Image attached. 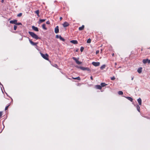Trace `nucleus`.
<instances>
[{"mask_svg": "<svg viewBox=\"0 0 150 150\" xmlns=\"http://www.w3.org/2000/svg\"><path fill=\"white\" fill-rule=\"evenodd\" d=\"M28 33L33 38L36 40H38L40 38L37 35L33 32L29 31Z\"/></svg>", "mask_w": 150, "mask_h": 150, "instance_id": "obj_1", "label": "nucleus"}, {"mask_svg": "<svg viewBox=\"0 0 150 150\" xmlns=\"http://www.w3.org/2000/svg\"><path fill=\"white\" fill-rule=\"evenodd\" d=\"M40 54L42 56V57L44 59L47 60H48V55L47 54H44L41 53H40Z\"/></svg>", "mask_w": 150, "mask_h": 150, "instance_id": "obj_2", "label": "nucleus"}, {"mask_svg": "<svg viewBox=\"0 0 150 150\" xmlns=\"http://www.w3.org/2000/svg\"><path fill=\"white\" fill-rule=\"evenodd\" d=\"M77 67L78 68H79L80 69H81L83 70H87L88 71H90V69L88 68H86L82 67H79L78 66H77Z\"/></svg>", "mask_w": 150, "mask_h": 150, "instance_id": "obj_3", "label": "nucleus"}, {"mask_svg": "<svg viewBox=\"0 0 150 150\" xmlns=\"http://www.w3.org/2000/svg\"><path fill=\"white\" fill-rule=\"evenodd\" d=\"M142 62L144 64H145L147 63H150V60L149 59H143Z\"/></svg>", "mask_w": 150, "mask_h": 150, "instance_id": "obj_4", "label": "nucleus"}, {"mask_svg": "<svg viewBox=\"0 0 150 150\" xmlns=\"http://www.w3.org/2000/svg\"><path fill=\"white\" fill-rule=\"evenodd\" d=\"M92 64L95 66H98L100 65V63L99 62H93Z\"/></svg>", "mask_w": 150, "mask_h": 150, "instance_id": "obj_5", "label": "nucleus"}, {"mask_svg": "<svg viewBox=\"0 0 150 150\" xmlns=\"http://www.w3.org/2000/svg\"><path fill=\"white\" fill-rule=\"evenodd\" d=\"M56 37L57 38H59L61 40H62V41H64V39L60 35H56Z\"/></svg>", "mask_w": 150, "mask_h": 150, "instance_id": "obj_6", "label": "nucleus"}, {"mask_svg": "<svg viewBox=\"0 0 150 150\" xmlns=\"http://www.w3.org/2000/svg\"><path fill=\"white\" fill-rule=\"evenodd\" d=\"M54 32L56 33H57L59 32V27L57 26L55 28L54 30Z\"/></svg>", "mask_w": 150, "mask_h": 150, "instance_id": "obj_7", "label": "nucleus"}, {"mask_svg": "<svg viewBox=\"0 0 150 150\" xmlns=\"http://www.w3.org/2000/svg\"><path fill=\"white\" fill-rule=\"evenodd\" d=\"M32 28L35 31H39V30L38 28L36 27H35L34 26H32Z\"/></svg>", "mask_w": 150, "mask_h": 150, "instance_id": "obj_8", "label": "nucleus"}, {"mask_svg": "<svg viewBox=\"0 0 150 150\" xmlns=\"http://www.w3.org/2000/svg\"><path fill=\"white\" fill-rule=\"evenodd\" d=\"M29 42H30V44L32 45H36L37 44H38V43H34V42H33L31 40H29Z\"/></svg>", "mask_w": 150, "mask_h": 150, "instance_id": "obj_9", "label": "nucleus"}, {"mask_svg": "<svg viewBox=\"0 0 150 150\" xmlns=\"http://www.w3.org/2000/svg\"><path fill=\"white\" fill-rule=\"evenodd\" d=\"M16 22H17V20H12L10 21V23L11 24H14L16 25Z\"/></svg>", "mask_w": 150, "mask_h": 150, "instance_id": "obj_10", "label": "nucleus"}, {"mask_svg": "<svg viewBox=\"0 0 150 150\" xmlns=\"http://www.w3.org/2000/svg\"><path fill=\"white\" fill-rule=\"evenodd\" d=\"M69 24L67 22H65L63 24V26L64 27H67L69 25Z\"/></svg>", "mask_w": 150, "mask_h": 150, "instance_id": "obj_11", "label": "nucleus"}, {"mask_svg": "<svg viewBox=\"0 0 150 150\" xmlns=\"http://www.w3.org/2000/svg\"><path fill=\"white\" fill-rule=\"evenodd\" d=\"M71 42L74 44H76L78 43V42L76 40H72L70 41Z\"/></svg>", "mask_w": 150, "mask_h": 150, "instance_id": "obj_12", "label": "nucleus"}, {"mask_svg": "<svg viewBox=\"0 0 150 150\" xmlns=\"http://www.w3.org/2000/svg\"><path fill=\"white\" fill-rule=\"evenodd\" d=\"M137 101L139 105H142V100L140 98L137 99Z\"/></svg>", "mask_w": 150, "mask_h": 150, "instance_id": "obj_13", "label": "nucleus"}, {"mask_svg": "<svg viewBox=\"0 0 150 150\" xmlns=\"http://www.w3.org/2000/svg\"><path fill=\"white\" fill-rule=\"evenodd\" d=\"M95 88L97 89H101V86L100 85H96L95 86Z\"/></svg>", "mask_w": 150, "mask_h": 150, "instance_id": "obj_14", "label": "nucleus"}, {"mask_svg": "<svg viewBox=\"0 0 150 150\" xmlns=\"http://www.w3.org/2000/svg\"><path fill=\"white\" fill-rule=\"evenodd\" d=\"M142 67H140L139 68L137 69V71L138 73H141L142 72Z\"/></svg>", "mask_w": 150, "mask_h": 150, "instance_id": "obj_15", "label": "nucleus"}, {"mask_svg": "<svg viewBox=\"0 0 150 150\" xmlns=\"http://www.w3.org/2000/svg\"><path fill=\"white\" fill-rule=\"evenodd\" d=\"M84 28V25H82V26L80 27L79 28V30H82Z\"/></svg>", "mask_w": 150, "mask_h": 150, "instance_id": "obj_16", "label": "nucleus"}, {"mask_svg": "<svg viewBox=\"0 0 150 150\" xmlns=\"http://www.w3.org/2000/svg\"><path fill=\"white\" fill-rule=\"evenodd\" d=\"M125 98L131 101L132 102V101L133 99L132 98L129 97H126Z\"/></svg>", "mask_w": 150, "mask_h": 150, "instance_id": "obj_17", "label": "nucleus"}, {"mask_svg": "<svg viewBox=\"0 0 150 150\" xmlns=\"http://www.w3.org/2000/svg\"><path fill=\"white\" fill-rule=\"evenodd\" d=\"M45 19H40L39 22H38L39 24H40L41 23L45 21Z\"/></svg>", "mask_w": 150, "mask_h": 150, "instance_id": "obj_18", "label": "nucleus"}, {"mask_svg": "<svg viewBox=\"0 0 150 150\" xmlns=\"http://www.w3.org/2000/svg\"><path fill=\"white\" fill-rule=\"evenodd\" d=\"M72 78L74 79H77V80H81V79H80V77H79V76H78V77H76V78L72 77Z\"/></svg>", "mask_w": 150, "mask_h": 150, "instance_id": "obj_19", "label": "nucleus"}, {"mask_svg": "<svg viewBox=\"0 0 150 150\" xmlns=\"http://www.w3.org/2000/svg\"><path fill=\"white\" fill-rule=\"evenodd\" d=\"M42 28L43 29H45V30H46L47 29V28H46V27H45V24H43L42 25Z\"/></svg>", "mask_w": 150, "mask_h": 150, "instance_id": "obj_20", "label": "nucleus"}, {"mask_svg": "<svg viewBox=\"0 0 150 150\" xmlns=\"http://www.w3.org/2000/svg\"><path fill=\"white\" fill-rule=\"evenodd\" d=\"M107 85L105 84L104 83H101V86L102 87H104L106 85Z\"/></svg>", "mask_w": 150, "mask_h": 150, "instance_id": "obj_21", "label": "nucleus"}, {"mask_svg": "<svg viewBox=\"0 0 150 150\" xmlns=\"http://www.w3.org/2000/svg\"><path fill=\"white\" fill-rule=\"evenodd\" d=\"M105 65H103L100 67V69H104L105 68Z\"/></svg>", "mask_w": 150, "mask_h": 150, "instance_id": "obj_22", "label": "nucleus"}, {"mask_svg": "<svg viewBox=\"0 0 150 150\" xmlns=\"http://www.w3.org/2000/svg\"><path fill=\"white\" fill-rule=\"evenodd\" d=\"M118 94L120 95H122L123 94V92L122 91H119Z\"/></svg>", "mask_w": 150, "mask_h": 150, "instance_id": "obj_23", "label": "nucleus"}, {"mask_svg": "<svg viewBox=\"0 0 150 150\" xmlns=\"http://www.w3.org/2000/svg\"><path fill=\"white\" fill-rule=\"evenodd\" d=\"M35 13L37 14V15L38 16H39V11L38 10L36 11L35 12Z\"/></svg>", "mask_w": 150, "mask_h": 150, "instance_id": "obj_24", "label": "nucleus"}, {"mask_svg": "<svg viewBox=\"0 0 150 150\" xmlns=\"http://www.w3.org/2000/svg\"><path fill=\"white\" fill-rule=\"evenodd\" d=\"M91 42V39L90 38L88 39L87 41V43H90Z\"/></svg>", "mask_w": 150, "mask_h": 150, "instance_id": "obj_25", "label": "nucleus"}, {"mask_svg": "<svg viewBox=\"0 0 150 150\" xmlns=\"http://www.w3.org/2000/svg\"><path fill=\"white\" fill-rule=\"evenodd\" d=\"M76 62L77 64H81V62H79L78 60L77 61H76Z\"/></svg>", "mask_w": 150, "mask_h": 150, "instance_id": "obj_26", "label": "nucleus"}, {"mask_svg": "<svg viewBox=\"0 0 150 150\" xmlns=\"http://www.w3.org/2000/svg\"><path fill=\"white\" fill-rule=\"evenodd\" d=\"M84 49V47H81L80 49V51L81 52H82L83 51V50Z\"/></svg>", "mask_w": 150, "mask_h": 150, "instance_id": "obj_27", "label": "nucleus"}, {"mask_svg": "<svg viewBox=\"0 0 150 150\" xmlns=\"http://www.w3.org/2000/svg\"><path fill=\"white\" fill-rule=\"evenodd\" d=\"M16 25H22V23H17V22H16Z\"/></svg>", "mask_w": 150, "mask_h": 150, "instance_id": "obj_28", "label": "nucleus"}, {"mask_svg": "<svg viewBox=\"0 0 150 150\" xmlns=\"http://www.w3.org/2000/svg\"><path fill=\"white\" fill-rule=\"evenodd\" d=\"M22 13H19L18 14L17 16L20 17L22 16Z\"/></svg>", "mask_w": 150, "mask_h": 150, "instance_id": "obj_29", "label": "nucleus"}, {"mask_svg": "<svg viewBox=\"0 0 150 150\" xmlns=\"http://www.w3.org/2000/svg\"><path fill=\"white\" fill-rule=\"evenodd\" d=\"M137 110L139 112V110L140 109V107H139V105H138L137 106Z\"/></svg>", "mask_w": 150, "mask_h": 150, "instance_id": "obj_30", "label": "nucleus"}, {"mask_svg": "<svg viewBox=\"0 0 150 150\" xmlns=\"http://www.w3.org/2000/svg\"><path fill=\"white\" fill-rule=\"evenodd\" d=\"M17 28V26L16 25H14V30H16Z\"/></svg>", "mask_w": 150, "mask_h": 150, "instance_id": "obj_31", "label": "nucleus"}, {"mask_svg": "<svg viewBox=\"0 0 150 150\" xmlns=\"http://www.w3.org/2000/svg\"><path fill=\"white\" fill-rule=\"evenodd\" d=\"M76 62V61H77L78 60L75 57H73L72 58Z\"/></svg>", "mask_w": 150, "mask_h": 150, "instance_id": "obj_32", "label": "nucleus"}, {"mask_svg": "<svg viewBox=\"0 0 150 150\" xmlns=\"http://www.w3.org/2000/svg\"><path fill=\"white\" fill-rule=\"evenodd\" d=\"M9 105H8L7 106H6V108H5V110H7V109H8V107H9Z\"/></svg>", "mask_w": 150, "mask_h": 150, "instance_id": "obj_33", "label": "nucleus"}, {"mask_svg": "<svg viewBox=\"0 0 150 150\" xmlns=\"http://www.w3.org/2000/svg\"><path fill=\"white\" fill-rule=\"evenodd\" d=\"M115 78L114 76L112 77L111 78V79L112 80H113L115 79Z\"/></svg>", "mask_w": 150, "mask_h": 150, "instance_id": "obj_34", "label": "nucleus"}, {"mask_svg": "<svg viewBox=\"0 0 150 150\" xmlns=\"http://www.w3.org/2000/svg\"><path fill=\"white\" fill-rule=\"evenodd\" d=\"M2 115V112H0V117H1Z\"/></svg>", "mask_w": 150, "mask_h": 150, "instance_id": "obj_35", "label": "nucleus"}, {"mask_svg": "<svg viewBox=\"0 0 150 150\" xmlns=\"http://www.w3.org/2000/svg\"><path fill=\"white\" fill-rule=\"evenodd\" d=\"M46 23L47 24H50V22L49 21H48L46 22Z\"/></svg>", "mask_w": 150, "mask_h": 150, "instance_id": "obj_36", "label": "nucleus"}, {"mask_svg": "<svg viewBox=\"0 0 150 150\" xmlns=\"http://www.w3.org/2000/svg\"><path fill=\"white\" fill-rule=\"evenodd\" d=\"M99 50H97V51H96V54H97L98 53H99Z\"/></svg>", "mask_w": 150, "mask_h": 150, "instance_id": "obj_37", "label": "nucleus"}, {"mask_svg": "<svg viewBox=\"0 0 150 150\" xmlns=\"http://www.w3.org/2000/svg\"><path fill=\"white\" fill-rule=\"evenodd\" d=\"M90 78H91V80H93V77L92 76H91Z\"/></svg>", "mask_w": 150, "mask_h": 150, "instance_id": "obj_38", "label": "nucleus"}, {"mask_svg": "<svg viewBox=\"0 0 150 150\" xmlns=\"http://www.w3.org/2000/svg\"><path fill=\"white\" fill-rule=\"evenodd\" d=\"M62 17H60V20L61 21L62 20Z\"/></svg>", "mask_w": 150, "mask_h": 150, "instance_id": "obj_39", "label": "nucleus"}, {"mask_svg": "<svg viewBox=\"0 0 150 150\" xmlns=\"http://www.w3.org/2000/svg\"><path fill=\"white\" fill-rule=\"evenodd\" d=\"M4 0H1V2H2V3H3L4 2Z\"/></svg>", "mask_w": 150, "mask_h": 150, "instance_id": "obj_40", "label": "nucleus"}, {"mask_svg": "<svg viewBox=\"0 0 150 150\" xmlns=\"http://www.w3.org/2000/svg\"><path fill=\"white\" fill-rule=\"evenodd\" d=\"M114 53H113L112 54V56H114Z\"/></svg>", "mask_w": 150, "mask_h": 150, "instance_id": "obj_41", "label": "nucleus"}, {"mask_svg": "<svg viewBox=\"0 0 150 150\" xmlns=\"http://www.w3.org/2000/svg\"><path fill=\"white\" fill-rule=\"evenodd\" d=\"M133 78H134V77H132V80L133 79Z\"/></svg>", "mask_w": 150, "mask_h": 150, "instance_id": "obj_42", "label": "nucleus"}, {"mask_svg": "<svg viewBox=\"0 0 150 150\" xmlns=\"http://www.w3.org/2000/svg\"><path fill=\"white\" fill-rule=\"evenodd\" d=\"M117 64V63H115V65H116Z\"/></svg>", "mask_w": 150, "mask_h": 150, "instance_id": "obj_43", "label": "nucleus"}, {"mask_svg": "<svg viewBox=\"0 0 150 150\" xmlns=\"http://www.w3.org/2000/svg\"><path fill=\"white\" fill-rule=\"evenodd\" d=\"M150 47L149 48H148V49H150Z\"/></svg>", "mask_w": 150, "mask_h": 150, "instance_id": "obj_44", "label": "nucleus"}, {"mask_svg": "<svg viewBox=\"0 0 150 150\" xmlns=\"http://www.w3.org/2000/svg\"><path fill=\"white\" fill-rule=\"evenodd\" d=\"M1 84V83L0 82V84Z\"/></svg>", "mask_w": 150, "mask_h": 150, "instance_id": "obj_45", "label": "nucleus"}]
</instances>
